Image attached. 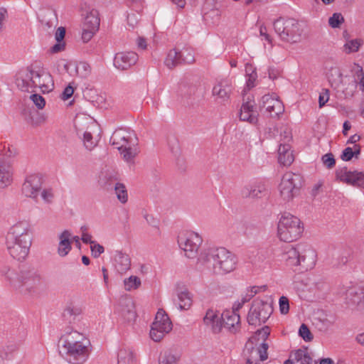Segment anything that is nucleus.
Returning <instances> with one entry per match:
<instances>
[{"instance_id":"obj_1","label":"nucleus","mask_w":364,"mask_h":364,"mask_svg":"<svg viewBox=\"0 0 364 364\" xmlns=\"http://www.w3.org/2000/svg\"><path fill=\"white\" fill-rule=\"evenodd\" d=\"M31 242V227L26 220L19 221L12 225L6 236V245L9 254L18 261L26 258Z\"/></svg>"},{"instance_id":"obj_2","label":"nucleus","mask_w":364,"mask_h":364,"mask_svg":"<svg viewBox=\"0 0 364 364\" xmlns=\"http://www.w3.org/2000/svg\"><path fill=\"white\" fill-rule=\"evenodd\" d=\"M198 262L215 274H226L236 269L237 258L225 247H210L203 250Z\"/></svg>"},{"instance_id":"obj_3","label":"nucleus","mask_w":364,"mask_h":364,"mask_svg":"<svg viewBox=\"0 0 364 364\" xmlns=\"http://www.w3.org/2000/svg\"><path fill=\"white\" fill-rule=\"evenodd\" d=\"M316 252L310 247L297 245L294 247L287 245L282 249L281 259L289 267L300 266L302 271H306L314 267L316 263Z\"/></svg>"},{"instance_id":"obj_4","label":"nucleus","mask_w":364,"mask_h":364,"mask_svg":"<svg viewBox=\"0 0 364 364\" xmlns=\"http://www.w3.org/2000/svg\"><path fill=\"white\" fill-rule=\"evenodd\" d=\"M16 84L22 91L29 92L31 88L39 87L43 93L49 92L54 87L52 76L49 73L35 71L31 68L18 73Z\"/></svg>"},{"instance_id":"obj_5","label":"nucleus","mask_w":364,"mask_h":364,"mask_svg":"<svg viewBox=\"0 0 364 364\" xmlns=\"http://www.w3.org/2000/svg\"><path fill=\"white\" fill-rule=\"evenodd\" d=\"M69 336L63 335L58 344L59 355L71 364H82L88 358L87 347L80 341H74Z\"/></svg>"},{"instance_id":"obj_6","label":"nucleus","mask_w":364,"mask_h":364,"mask_svg":"<svg viewBox=\"0 0 364 364\" xmlns=\"http://www.w3.org/2000/svg\"><path fill=\"white\" fill-rule=\"evenodd\" d=\"M303 232L304 227L299 218L289 213L282 214L277 227V234L280 240L291 242L298 240Z\"/></svg>"},{"instance_id":"obj_7","label":"nucleus","mask_w":364,"mask_h":364,"mask_svg":"<svg viewBox=\"0 0 364 364\" xmlns=\"http://www.w3.org/2000/svg\"><path fill=\"white\" fill-rule=\"evenodd\" d=\"M273 27L282 41L296 43L301 41L302 30L294 18L279 17L273 22Z\"/></svg>"},{"instance_id":"obj_8","label":"nucleus","mask_w":364,"mask_h":364,"mask_svg":"<svg viewBox=\"0 0 364 364\" xmlns=\"http://www.w3.org/2000/svg\"><path fill=\"white\" fill-rule=\"evenodd\" d=\"M17 288L31 294H38L44 290L45 282L35 268L24 266L20 270L19 284Z\"/></svg>"},{"instance_id":"obj_9","label":"nucleus","mask_w":364,"mask_h":364,"mask_svg":"<svg viewBox=\"0 0 364 364\" xmlns=\"http://www.w3.org/2000/svg\"><path fill=\"white\" fill-rule=\"evenodd\" d=\"M17 288L31 294H38L44 290L45 282L35 268L24 266L20 270L19 284Z\"/></svg>"},{"instance_id":"obj_10","label":"nucleus","mask_w":364,"mask_h":364,"mask_svg":"<svg viewBox=\"0 0 364 364\" xmlns=\"http://www.w3.org/2000/svg\"><path fill=\"white\" fill-rule=\"evenodd\" d=\"M17 288L31 294H38L44 290L45 282L35 268L24 266L20 270L19 284Z\"/></svg>"},{"instance_id":"obj_11","label":"nucleus","mask_w":364,"mask_h":364,"mask_svg":"<svg viewBox=\"0 0 364 364\" xmlns=\"http://www.w3.org/2000/svg\"><path fill=\"white\" fill-rule=\"evenodd\" d=\"M273 312L271 304L259 299H255L247 314V322L250 326H260L265 323Z\"/></svg>"},{"instance_id":"obj_12","label":"nucleus","mask_w":364,"mask_h":364,"mask_svg":"<svg viewBox=\"0 0 364 364\" xmlns=\"http://www.w3.org/2000/svg\"><path fill=\"white\" fill-rule=\"evenodd\" d=\"M171 329L172 323L168 314L164 309H159L151 326L150 338L155 342H159Z\"/></svg>"},{"instance_id":"obj_13","label":"nucleus","mask_w":364,"mask_h":364,"mask_svg":"<svg viewBox=\"0 0 364 364\" xmlns=\"http://www.w3.org/2000/svg\"><path fill=\"white\" fill-rule=\"evenodd\" d=\"M301 186V177L292 172L286 173L281 181L279 188L284 200L289 201L299 192Z\"/></svg>"},{"instance_id":"obj_14","label":"nucleus","mask_w":364,"mask_h":364,"mask_svg":"<svg viewBox=\"0 0 364 364\" xmlns=\"http://www.w3.org/2000/svg\"><path fill=\"white\" fill-rule=\"evenodd\" d=\"M195 62L193 50L190 48H184L180 51L171 49L167 54L164 60L165 65L173 69L175 67L183 64H192Z\"/></svg>"},{"instance_id":"obj_15","label":"nucleus","mask_w":364,"mask_h":364,"mask_svg":"<svg viewBox=\"0 0 364 364\" xmlns=\"http://www.w3.org/2000/svg\"><path fill=\"white\" fill-rule=\"evenodd\" d=\"M202 242V237L198 233L193 232L178 237L179 247L185 252L186 256L188 258L196 257L198 250Z\"/></svg>"},{"instance_id":"obj_16","label":"nucleus","mask_w":364,"mask_h":364,"mask_svg":"<svg viewBox=\"0 0 364 364\" xmlns=\"http://www.w3.org/2000/svg\"><path fill=\"white\" fill-rule=\"evenodd\" d=\"M337 180L359 188H364V172L348 171L347 167H343L336 171Z\"/></svg>"},{"instance_id":"obj_17","label":"nucleus","mask_w":364,"mask_h":364,"mask_svg":"<svg viewBox=\"0 0 364 364\" xmlns=\"http://www.w3.org/2000/svg\"><path fill=\"white\" fill-rule=\"evenodd\" d=\"M137 138L133 131L119 129L115 130L110 137V143L118 150H122L124 147L129 145H136Z\"/></svg>"},{"instance_id":"obj_18","label":"nucleus","mask_w":364,"mask_h":364,"mask_svg":"<svg viewBox=\"0 0 364 364\" xmlns=\"http://www.w3.org/2000/svg\"><path fill=\"white\" fill-rule=\"evenodd\" d=\"M256 336H251L245 344L244 354L247 358L254 361H263L267 359V349L269 346L267 343H262L259 347L255 348Z\"/></svg>"},{"instance_id":"obj_19","label":"nucleus","mask_w":364,"mask_h":364,"mask_svg":"<svg viewBox=\"0 0 364 364\" xmlns=\"http://www.w3.org/2000/svg\"><path fill=\"white\" fill-rule=\"evenodd\" d=\"M43 178L41 175L33 174L27 176L22 186V193L29 198L36 199L42 189Z\"/></svg>"},{"instance_id":"obj_20","label":"nucleus","mask_w":364,"mask_h":364,"mask_svg":"<svg viewBox=\"0 0 364 364\" xmlns=\"http://www.w3.org/2000/svg\"><path fill=\"white\" fill-rule=\"evenodd\" d=\"M259 108L265 109V112L271 117H277L284 111L282 102L269 95H264L261 100Z\"/></svg>"},{"instance_id":"obj_21","label":"nucleus","mask_w":364,"mask_h":364,"mask_svg":"<svg viewBox=\"0 0 364 364\" xmlns=\"http://www.w3.org/2000/svg\"><path fill=\"white\" fill-rule=\"evenodd\" d=\"M138 60V55L134 52L117 53L114 58V66L121 70H127Z\"/></svg>"},{"instance_id":"obj_22","label":"nucleus","mask_w":364,"mask_h":364,"mask_svg":"<svg viewBox=\"0 0 364 364\" xmlns=\"http://www.w3.org/2000/svg\"><path fill=\"white\" fill-rule=\"evenodd\" d=\"M240 316L235 311H227L221 314L223 327L230 333H235L240 329Z\"/></svg>"},{"instance_id":"obj_23","label":"nucleus","mask_w":364,"mask_h":364,"mask_svg":"<svg viewBox=\"0 0 364 364\" xmlns=\"http://www.w3.org/2000/svg\"><path fill=\"white\" fill-rule=\"evenodd\" d=\"M267 193L265 186L261 183L247 185L241 190V196L244 198H261Z\"/></svg>"},{"instance_id":"obj_24","label":"nucleus","mask_w":364,"mask_h":364,"mask_svg":"<svg viewBox=\"0 0 364 364\" xmlns=\"http://www.w3.org/2000/svg\"><path fill=\"white\" fill-rule=\"evenodd\" d=\"M203 322L205 326L210 327L213 333H220L223 328L221 315L219 316V312L212 309L206 311Z\"/></svg>"},{"instance_id":"obj_25","label":"nucleus","mask_w":364,"mask_h":364,"mask_svg":"<svg viewBox=\"0 0 364 364\" xmlns=\"http://www.w3.org/2000/svg\"><path fill=\"white\" fill-rule=\"evenodd\" d=\"M82 310L80 306L74 304H68L62 314V318L65 324H73L80 321Z\"/></svg>"},{"instance_id":"obj_26","label":"nucleus","mask_w":364,"mask_h":364,"mask_svg":"<svg viewBox=\"0 0 364 364\" xmlns=\"http://www.w3.org/2000/svg\"><path fill=\"white\" fill-rule=\"evenodd\" d=\"M12 168L11 161L4 157H0V188L8 186L12 181Z\"/></svg>"},{"instance_id":"obj_27","label":"nucleus","mask_w":364,"mask_h":364,"mask_svg":"<svg viewBox=\"0 0 364 364\" xmlns=\"http://www.w3.org/2000/svg\"><path fill=\"white\" fill-rule=\"evenodd\" d=\"M257 117L258 114L257 111L255 110L254 102L252 103L247 101L242 103L240 112V119L241 121L248 122L252 124H255L258 121Z\"/></svg>"},{"instance_id":"obj_28","label":"nucleus","mask_w":364,"mask_h":364,"mask_svg":"<svg viewBox=\"0 0 364 364\" xmlns=\"http://www.w3.org/2000/svg\"><path fill=\"white\" fill-rule=\"evenodd\" d=\"M307 350L298 349L291 353L289 358L284 364H316Z\"/></svg>"},{"instance_id":"obj_29","label":"nucleus","mask_w":364,"mask_h":364,"mask_svg":"<svg viewBox=\"0 0 364 364\" xmlns=\"http://www.w3.org/2000/svg\"><path fill=\"white\" fill-rule=\"evenodd\" d=\"M114 265L116 271L119 274H123L130 269L131 259L126 253L117 251L114 255Z\"/></svg>"},{"instance_id":"obj_30","label":"nucleus","mask_w":364,"mask_h":364,"mask_svg":"<svg viewBox=\"0 0 364 364\" xmlns=\"http://www.w3.org/2000/svg\"><path fill=\"white\" fill-rule=\"evenodd\" d=\"M121 314L124 318L131 322L134 321L136 317V314L134 309V304L132 299L124 298L120 301Z\"/></svg>"},{"instance_id":"obj_31","label":"nucleus","mask_w":364,"mask_h":364,"mask_svg":"<svg viewBox=\"0 0 364 364\" xmlns=\"http://www.w3.org/2000/svg\"><path fill=\"white\" fill-rule=\"evenodd\" d=\"M71 233L65 230L59 236L60 242L58 248V253L60 257L66 256L71 250V241L70 237Z\"/></svg>"},{"instance_id":"obj_32","label":"nucleus","mask_w":364,"mask_h":364,"mask_svg":"<svg viewBox=\"0 0 364 364\" xmlns=\"http://www.w3.org/2000/svg\"><path fill=\"white\" fill-rule=\"evenodd\" d=\"M230 92L231 88L227 82H220L213 88V95L216 96L220 102L227 101L230 97Z\"/></svg>"},{"instance_id":"obj_33","label":"nucleus","mask_w":364,"mask_h":364,"mask_svg":"<svg viewBox=\"0 0 364 364\" xmlns=\"http://www.w3.org/2000/svg\"><path fill=\"white\" fill-rule=\"evenodd\" d=\"M0 272L1 276L4 277L11 286L17 288L19 284L20 272L17 273L14 269L7 264L1 267Z\"/></svg>"},{"instance_id":"obj_34","label":"nucleus","mask_w":364,"mask_h":364,"mask_svg":"<svg viewBox=\"0 0 364 364\" xmlns=\"http://www.w3.org/2000/svg\"><path fill=\"white\" fill-rule=\"evenodd\" d=\"M346 295L353 304H356L360 309L364 310V288L350 289L347 291Z\"/></svg>"},{"instance_id":"obj_35","label":"nucleus","mask_w":364,"mask_h":364,"mask_svg":"<svg viewBox=\"0 0 364 364\" xmlns=\"http://www.w3.org/2000/svg\"><path fill=\"white\" fill-rule=\"evenodd\" d=\"M100 18L98 16V12L96 10H92L89 12L85 18L83 22V28L92 31H98L100 27Z\"/></svg>"},{"instance_id":"obj_36","label":"nucleus","mask_w":364,"mask_h":364,"mask_svg":"<svg viewBox=\"0 0 364 364\" xmlns=\"http://www.w3.org/2000/svg\"><path fill=\"white\" fill-rule=\"evenodd\" d=\"M118 178L115 174L111 172H106L102 174L100 178L101 186L107 190H112L116 183H118Z\"/></svg>"},{"instance_id":"obj_37","label":"nucleus","mask_w":364,"mask_h":364,"mask_svg":"<svg viewBox=\"0 0 364 364\" xmlns=\"http://www.w3.org/2000/svg\"><path fill=\"white\" fill-rule=\"evenodd\" d=\"M180 355L172 350H166L161 353L159 358V364H177Z\"/></svg>"},{"instance_id":"obj_38","label":"nucleus","mask_w":364,"mask_h":364,"mask_svg":"<svg viewBox=\"0 0 364 364\" xmlns=\"http://www.w3.org/2000/svg\"><path fill=\"white\" fill-rule=\"evenodd\" d=\"M178 299L179 300L178 307L181 310H186L191 307L192 299L190 293L187 290L178 292Z\"/></svg>"},{"instance_id":"obj_39","label":"nucleus","mask_w":364,"mask_h":364,"mask_svg":"<svg viewBox=\"0 0 364 364\" xmlns=\"http://www.w3.org/2000/svg\"><path fill=\"white\" fill-rule=\"evenodd\" d=\"M117 357V364H134L133 353L130 350L120 349Z\"/></svg>"},{"instance_id":"obj_40","label":"nucleus","mask_w":364,"mask_h":364,"mask_svg":"<svg viewBox=\"0 0 364 364\" xmlns=\"http://www.w3.org/2000/svg\"><path fill=\"white\" fill-rule=\"evenodd\" d=\"M91 66L86 62H80L75 67L77 76L81 78H87L91 74Z\"/></svg>"},{"instance_id":"obj_41","label":"nucleus","mask_w":364,"mask_h":364,"mask_svg":"<svg viewBox=\"0 0 364 364\" xmlns=\"http://www.w3.org/2000/svg\"><path fill=\"white\" fill-rule=\"evenodd\" d=\"M117 199L122 203H127L128 200V194L125 186L123 183H117L114 186Z\"/></svg>"},{"instance_id":"obj_42","label":"nucleus","mask_w":364,"mask_h":364,"mask_svg":"<svg viewBox=\"0 0 364 364\" xmlns=\"http://www.w3.org/2000/svg\"><path fill=\"white\" fill-rule=\"evenodd\" d=\"M141 279L136 276H131L124 280V289L127 291L136 289L141 286Z\"/></svg>"},{"instance_id":"obj_43","label":"nucleus","mask_w":364,"mask_h":364,"mask_svg":"<svg viewBox=\"0 0 364 364\" xmlns=\"http://www.w3.org/2000/svg\"><path fill=\"white\" fill-rule=\"evenodd\" d=\"M270 334V328L267 326H264L260 329H258L252 336H256V340L255 341V345L258 344V341L259 339L262 340V343H266V340Z\"/></svg>"},{"instance_id":"obj_44","label":"nucleus","mask_w":364,"mask_h":364,"mask_svg":"<svg viewBox=\"0 0 364 364\" xmlns=\"http://www.w3.org/2000/svg\"><path fill=\"white\" fill-rule=\"evenodd\" d=\"M135 145H129L124 147L122 150H119L121 154L123 156V159L129 162L132 161L136 155V151L133 148Z\"/></svg>"},{"instance_id":"obj_45","label":"nucleus","mask_w":364,"mask_h":364,"mask_svg":"<svg viewBox=\"0 0 364 364\" xmlns=\"http://www.w3.org/2000/svg\"><path fill=\"white\" fill-rule=\"evenodd\" d=\"M344 18L340 13H334L328 19V23L331 28H339L343 23Z\"/></svg>"},{"instance_id":"obj_46","label":"nucleus","mask_w":364,"mask_h":364,"mask_svg":"<svg viewBox=\"0 0 364 364\" xmlns=\"http://www.w3.org/2000/svg\"><path fill=\"white\" fill-rule=\"evenodd\" d=\"M299 336L306 342L311 341L314 338L309 327L304 323H302L299 327Z\"/></svg>"},{"instance_id":"obj_47","label":"nucleus","mask_w":364,"mask_h":364,"mask_svg":"<svg viewBox=\"0 0 364 364\" xmlns=\"http://www.w3.org/2000/svg\"><path fill=\"white\" fill-rule=\"evenodd\" d=\"M279 164L285 166H290L294 161V156L291 151H287V154L278 156Z\"/></svg>"},{"instance_id":"obj_48","label":"nucleus","mask_w":364,"mask_h":364,"mask_svg":"<svg viewBox=\"0 0 364 364\" xmlns=\"http://www.w3.org/2000/svg\"><path fill=\"white\" fill-rule=\"evenodd\" d=\"M360 42L358 39L350 40L345 44V50L348 53L356 52L358 50Z\"/></svg>"},{"instance_id":"obj_49","label":"nucleus","mask_w":364,"mask_h":364,"mask_svg":"<svg viewBox=\"0 0 364 364\" xmlns=\"http://www.w3.org/2000/svg\"><path fill=\"white\" fill-rule=\"evenodd\" d=\"M83 142L86 149L89 150L92 149L96 145L92 134L88 132H85L83 134Z\"/></svg>"},{"instance_id":"obj_50","label":"nucleus","mask_w":364,"mask_h":364,"mask_svg":"<svg viewBox=\"0 0 364 364\" xmlns=\"http://www.w3.org/2000/svg\"><path fill=\"white\" fill-rule=\"evenodd\" d=\"M321 160L323 163V164L328 168H332L335 166L336 164V160L334 158V156L332 153H328L324 154Z\"/></svg>"},{"instance_id":"obj_51","label":"nucleus","mask_w":364,"mask_h":364,"mask_svg":"<svg viewBox=\"0 0 364 364\" xmlns=\"http://www.w3.org/2000/svg\"><path fill=\"white\" fill-rule=\"evenodd\" d=\"M30 99L35 104L38 109H41L46 105L45 99L38 94H33L30 96Z\"/></svg>"},{"instance_id":"obj_52","label":"nucleus","mask_w":364,"mask_h":364,"mask_svg":"<svg viewBox=\"0 0 364 364\" xmlns=\"http://www.w3.org/2000/svg\"><path fill=\"white\" fill-rule=\"evenodd\" d=\"M279 310L282 314H287L289 311V304L287 297L282 296L279 301Z\"/></svg>"},{"instance_id":"obj_53","label":"nucleus","mask_w":364,"mask_h":364,"mask_svg":"<svg viewBox=\"0 0 364 364\" xmlns=\"http://www.w3.org/2000/svg\"><path fill=\"white\" fill-rule=\"evenodd\" d=\"M92 256L95 258H97L105 252V248L102 245L97 243L95 241L90 246Z\"/></svg>"},{"instance_id":"obj_54","label":"nucleus","mask_w":364,"mask_h":364,"mask_svg":"<svg viewBox=\"0 0 364 364\" xmlns=\"http://www.w3.org/2000/svg\"><path fill=\"white\" fill-rule=\"evenodd\" d=\"M41 196L43 200L47 203H50L54 198V194L52 188L43 189Z\"/></svg>"},{"instance_id":"obj_55","label":"nucleus","mask_w":364,"mask_h":364,"mask_svg":"<svg viewBox=\"0 0 364 364\" xmlns=\"http://www.w3.org/2000/svg\"><path fill=\"white\" fill-rule=\"evenodd\" d=\"M139 21V14H129L127 15V25L132 29H134Z\"/></svg>"},{"instance_id":"obj_56","label":"nucleus","mask_w":364,"mask_h":364,"mask_svg":"<svg viewBox=\"0 0 364 364\" xmlns=\"http://www.w3.org/2000/svg\"><path fill=\"white\" fill-rule=\"evenodd\" d=\"M329 100V90L328 89H323V92L320 93L318 97L319 107H322Z\"/></svg>"},{"instance_id":"obj_57","label":"nucleus","mask_w":364,"mask_h":364,"mask_svg":"<svg viewBox=\"0 0 364 364\" xmlns=\"http://www.w3.org/2000/svg\"><path fill=\"white\" fill-rule=\"evenodd\" d=\"M354 157L353 153V149L351 147H346L342 151L341 159L344 161H349Z\"/></svg>"},{"instance_id":"obj_58","label":"nucleus","mask_w":364,"mask_h":364,"mask_svg":"<svg viewBox=\"0 0 364 364\" xmlns=\"http://www.w3.org/2000/svg\"><path fill=\"white\" fill-rule=\"evenodd\" d=\"M74 93V88L70 85H68L60 95L61 100L65 101L72 97Z\"/></svg>"},{"instance_id":"obj_59","label":"nucleus","mask_w":364,"mask_h":364,"mask_svg":"<svg viewBox=\"0 0 364 364\" xmlns=\"http://www.w3.org/2000/svg\"><path fill=\"white\" fill-rule=\"evenodd\" d=\"M97 31L87 30L82 27V39L85 43L90 41Z\"/></svg>"},{"instance_id":"obj_60","label":"nucleus","mask_w":364,"mask_h":364,"mask_svg":"<svg viewBox=\"0 0 364 364\" xmlns=\"http://www.w3.org/2000/svg\"><path fill=\"white\" fill-rule=\"evenodd\" d=\"M43 17L49 18V19H48V21H46L45 19H43L42 22L45 23L48 27H51L53 26V22L51 21V18H56V15L53 11H47Z\"/></svg>"},{"instance_id":"obj_61","label":"nucleus","mask_w":364,"mask_h":364,"mask_svg":"<svg viewBox=\"0 0 364 364\" xmlns=\"http://www.w3.org/2000/svg\"><path fill=\"white\" fill-rule=\"evenodd\" d=\"M65 35V28L63 27H59L55 33V40L57 42H61Z\"/></svg>"},{"instance_id":"obj_62","label":"nucleus","mask_w":364,"mask_h":364,"mask_svg":"<svg viewBox=\"0 0 364 364\" xmlns=\"http://www.w3.org/2000/svg\"><path fill=\"white\" fill-rule=\"evenodd\" d=\"M259 33H260V36H264L265 38V40L267 41H268L269 43H272V38L267 33V27L265 26L262 25V26H260Z\"/></svg>"},{"instance_id":"obj_63","label":"nucleus","mask_w":364,"mask_h":364,"mask_svg":"<svg viewBox=\"0 0 364 364\" xmlns=\"http://www.w3.org/2000/svg\"><path fill=\"white\" fill-rule=\"evenodd\" d=\"M65 48V43L62 42H58L54 46H53L50 48V51L53 53H58L63 50Z\"/></svg>"},{"instance_id":"obj_64","label":"nucleus","mask_w":364,"mask_h":364,"mask_svg":"<svg viewBox=\"0 0 364 364\" xmlns=\"http://www.w3.org/2000/svg\"><path fill=\"white\" fill-rule=\"evenodd\" d=\"M80 239L84 243L90 244V246L95 242V241L92 240V236L87 232H83V234H82V237Z\"/></svg>"}]
</instances>
